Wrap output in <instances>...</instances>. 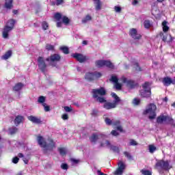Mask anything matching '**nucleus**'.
<instances>
[{
	"instance_id": "1",
	"label": "nucleus",
	"mask_w": 175,
	"mask_h": 175,
	"mask_svg": "<svg viewBox=\"0 0 175 175\" xmlns=\"http://www.w3.org/2000/svg\"><path fill=\"white\" fill-rule=\"evenodd\" d=\"M37 142L42 147L45 151H53L55 148V142L53 141L52 139H49L47 142L42 135H38L37 137Z\"/></svg>"
},
{
	"instance_id": "2",
	"label": "nucleus",
	"mask_w": 175,
	"mask_h": 175,
	"mask_svg": "<svg viewBox=\"0 0 175 175\" xmlns=\"http://www.w3.org/2000/svg\"><path fill=\"white\" fill-rule=\"evenodd\" d=\"M144 114H148L149 119L154 120L157 117V105L154 103L149 104L144 111Z\"/></svg>"
},
{
	"instance_id": "3",
	"label": "nucleus",
	"mask_w": 175,
	"mask_h": 175,
	"mask_svg": "<svg viewBox=\"0 0 175 175\" xmlns=\"http://www.w3.org/2000/svg\"><path fill=\"white\" fill-rule=\"evenodd\" d=\"M15 23L16 21H14L13 19H11L7 22L6 25L3 30V38L4 39H8V38H9V32L13 29Z\"/></svg>"
},
{
	"instance_id": "4",
	"label": "nucleus",
	"mask_w": 175,
	"mask_h": 175,
	"mask_svg": "<svg viewBox=\"0 0 175 175\" xmlns=\"http://www.w3.org/2000/svg\"><path fill=\"white\" fill-rule=\"evenodd\" d=\"M112 98H113L114 100L112 103H105L104 104V109L107 110H110L111 109H114L116 107L117 105H118V102H120V98L116 93L113 92L111 94Z\"/></svg>"
},
{
	"instance_id": "5",
	"label": "nucleus",
	"mask_w": 175,
	"mask_h": 175,
	"mask_svg": "<svg viewBox=\"0 0 175 175\" xmlns=\"http://www.w3.org/2000/svg\"><path fill=\"white\" fill-rule=\"evenodd\" d=\"M142 87L143 90L140 91L141 96H143V98H150L151 96V83L146 82Z\"/></svg>"
},
{
	"instance_id": "6",
	"label": "nucleus",
	"mask_w": 175,
	"mask_h": 175,
	"mask_svg": "<svg viewBox=\"0 0 175 175\" xmlns=\"http://www.w3.org/2000/svg\"><path fill=\"white\" fill-rule=\"evenodd\" d=\"M156 167L158 170H170L172 165H170L168 161L160 160L157 162Z\"/></svg>"
},
{
	"instance_id": "7",
	"label": "nucleus",
	"mask_w": 175,
	"mask_h": 175,
	"mask_svg": "<svg viewBox=\"0 0 175 175\" xmlns=\"http://www.w3.org/2000/svg\"><path fill=\"white\" fill-rule=\"evenodd\" d=\"M95 64L97 68H103V66H106L107 68H109V69H114V64H113L110 60H97Z\"/></svg>"
},
{
	"instance_id": "8",
	"label": "nucleus",
	"mask_w": 175,
	"mask_h": 175,
	"mask_svg": "<svg viewBox=\"0 0 175 175\" xmlns=\"http://www.w3.org/2000/svg\"><path fill=\"white\" fill-rule=\"evenodd\" d=\"M157 121L158 124H162L163 122H167L171 124V125H175L174 120L167 116H160L157 118Z\"/></svg>"
},
{
	"instance_id": "9",
	"label": "nucleus",
	"mask_w": 175,
	"mask_h": 175,
	"mask_svg": "<svg viewBox=\"0 0 175 175\" xmlns=\"http://www.w3.org/2000/svg\"><path fill=\"white\" fill-rule=\"evenodd\" d=\"M100 146V147H107V148H111V150L114 151V152H120V148H118V146H111L110 142L107 141V139H104L103 142H101Z\"/></svg>"
},
{
	"instance_id": "10",
	"label": "nucleus",
	"mask_w": 175,
	"mask_h": 175,
	"mask_svg": "<svg viewBox=\"0 0 175 175\" xmlns=\"http://www.w3.org/2000/svg\"><path fill=\"white\" fill-rule=\"evenodd\" d=\"M54 18L57 20V21H59L62 18V23L65 25H68L69 23H70V19H69V18H68L66 16H62L61 13L57 12L55 14Z\"/></svg>"
},
{
	"instance_id": "11",
	"label": "nucleus",
	"mask_w": 175,
	"mask_h": 175,
	"mask_svg": "<svg viewBox=\"0 0 175 175\" xmlns=\"http://www.w3.org/2000/svg\"><path fill=\"white\" fill-rule=\"evenodd\" d=\"M102 77V73L95 72H89L87 73L85 76V80L88 81H92V80H95L96 79H99V77Z\"/></svg>"
},
{
	"instance_id": "12",
	"label": "nucleus",
	"mask_w": 175,
	"mask_h": 175,
	"mask_svg": "<svg viewBox=\"0 0 175 175\" xmlns=\"http://www.w3.org/2000/svg\"><path fill=\"white\" fill-rule=\"evenodd\" d=\"M120 80L124 84H126L127 87H129V88H135L137 87V83L136 82L132 80H128L125 77H122Z\"/></svg>"
},
{
	"instance_id": "13",
	"label": "nucleus",
	"mask_w": 175,
	"mask_h": 175,
	"mask_svg": "<svg viewBox=\"0 0 175 175\" xmlns=\"http://www.w3.org/2000/svg\"><path fill=\"white\" fill-rule=\"evenodd\" d=\"M125 163L122 161H119L118 163V168L114 172L113 174L115 175H122L124 173V170H125Z\"/></svg>"
},
{
	"instance_id": "14",
	"label": "nucleus",
	"mask_w": 175,
	"mask_h": 175,
	"mask_svg": "<svg viewBox=\"0 0 175 175\" xmlns=\"http://www.w3.org/2000/svg\"><path fill=\"white\" fill-rule=\"evenodd\" d=\"M106 137H107L106 136V135L103 134V133H100V134H92V136L90 137V142H92V143H96V140H98V139H103V142L104 140H105V139H106Z\"/></svg>"
},
{
	"instance_id": "15",
	"label": "nucleus",
	"mask_w": 175,
	"mask_h": 175,
	"mask_svg": "<svg viewBox=\"0 0 175 175\" xmlns=\"http://www.w3.org/2000/svg\"><path fill=\"white\" fill-rule=\"evenodd\" d=\"M93 97L98 98V96H103L106 95V90L105 88H101L100 89H94L92 90Z\"/></svg>"
},
{
	"instance_id": "16",
	"label": "nucleus",
	"mask_w": 175,
	"mask_h": 175,
	"mask_svg": "<svg viewBox=\"0 0 175 175\" xmlns=\"http://www.w3.org/2000/svg\"><path fill=\"white\" fill-rule=\"evenodd\" d=\"M38 62L39 69L44 73V72H46V68H47V65H46V62H44V59L42 57H39L38 58Z\"/></svg>"
},
{
	"instance_id": "17",
	"label": "nucleus",
	"mask_w": 175,
	"mask_h": 175,
	"mask_svg": "<svg viewBox=\"0 0 175 175\" xmlns=\"http://www.w3.org/2000/svg\"><path fill=\"white\" fill-rule=\"evenodd\" d=\"M72 57L73 58H75V59H77L78 62L81 63L85 62V61L88 59V57H87L86 56H84L81 53H73L72 55Z\"/></svg>"
},
{
	"instance_id": "18",
	"label": "nucleus",
	"mask_w": 175,
	"mask_h": 175,
	"mask_svg": "<svg viewBox=\"0 0 175 175\" xmlns=\"http://www.w3.org/2000/svg\"><path fill=\"white\" fill-rule=\"evenodd\" d=\"M129 35L133 38V39H134V40H139V39L142 38V36L137 33V30L134 28L130 29Z\"/></svg>"
},
{
	"instance_id": "19",
	"label": "nucleus",
	"mask_w": 175,
	"mask_h": 175,
	"mask_svg": "<svg viewBox=\"0 0 175 175\" xmlns=\"http://www.w3.org/2000/svg\"><path fill=\"white\" fill-rule=\"evenodd\" d=\"M61 59V56L58 54H53L51 55L50 57L46 59V61L50 62V64H53V62H58Z\"/></svg>"
},
{
	"instance_id": "20",
	"label": "nucleus",
	"mask_w": 175,
	"mask_h": 175,
	"mask_svg": "<svg viewBox=\"0 0 175 175\" xmlns=\"http://www.w3.org/2000/svg\"><path fill=\"white\" fill-rule=\"evenodd\" d=\"M163 83L166 87H169L170 84H175V79H172V78L169 77H165L163 79Z\"/></svg>"
},
{
	"instance_id": "21",
	"label": "nucleus",
	"mask_w": 175,
	"mask_h": 175,
	"mask_svg": "<svg viewBox=\"0 0 175 175\" xmlns=\"http://www.w3.org/2000/svg\"><path fill=\"white\" fill-rule=\"evenodd\" d=\"M28 120L33 124H42V119L36 116H29Z\"/></svg>"
},
{
	"instance_id": "22",
	"label": "nucleus",
	"mask_w": 175,
	"mask_h": 175,
	"mask_svg": "<svg viewBox=\"0 0 175 175\" xmlns=\"http://www.w3.org/2000/svg\"><path fill=\"white\" fill-rule=\"evenodd\" d=\"M95 9L98 12L102 9V2L100 0H93Z\"/></svg>"
},
{
	"instance_id": "23",
	"label": "nucleus",
	"mask_w": 175,
	"mask_h": 175,
	"mask_svg": "<svg viewBox=\"0 0 175 175\" xmlns=\"http://www.w3.org/2000/svg\"><path fill=\"white\" fill-rule=\"evenodd\" d=\"M23 121H24V117H23L21 116H18L16 117V118L14 120V124H15V125H20V124H21V122H23Z\"/></svg>"
},
{
	"instance_id": "24",
	"label": "nucleus",
	"mask_w": 175,
	"mask_h": 175,
	"mask_svg": "<svg viewBox=\"0 0 175 175\" xmlns=\"http://www.w3.org/2000/svg\"><path fill=\"white\" fill-rule=\"evenodd\" d=\"M57 150L62 157H65L66 155V152H68L66 148H58Z\"/></svg>"
},
{
	"instance_id": "25",
	"label": "nucleus",
	"mask_w": 175,
	"mask_h": 175,
	"mask_svg": "<svg viewBox=\"0 0 175 175\" xmlns=\"http://www.w3.org/2000/svg\"><path fill=\"white\" fill-rule=\"evenodd\" d=\"M120 124L121 122H120V120H116L113 122V126H116L118 131H120V132H122V126L120 125Z\"/></svg>"
},
{
	"instance_id": "26",
	"label": "nucleus",
	"mask_w": 175,
	"mask_h": 175,
	"mask_svg": "<svg viewBox=\"0 0 175 175\" xmlns=\"http://www.w3.org/2000/svg\"><path fill=\"white\" fill-rule=\"evenodd\" d=\"M5 9H12L13 8V0H5Z\"/></svg>"
},
{
	"instance_id": "27",
	"label": "nucleus",
	"mask_w": 175,
	"mask_h": 175,
	"mask_svg": "<svg viewBox=\"0 0 175 175\" xmlns=\"http://www.w3.org/2000/svg\"><path fill=\"white\" fill-rule=\"evenodd\" d=\"M8 132H9L10 135H14L15 133H17V132H18V129L15 126L10 127L8 129Z\"/></svg>"
},
{
	"instance_id": "28",
	"label": "nucleus",
	"mask_w": 175,
	"mask_h": 175,
	"mask_svg": "<svg viewBox=\"0 0 175 175\" xmlns=\"http://www.w3.org/2000/svg\"><path fill=\"white\" fill-rule=\"evenodd\" d=\"M163 31V32H167L169 31L170 27L167 26V21H164L162 23Z\"/></svg>"
},
{
	"instance_id": "29",
	"label": "nucleus",
	"mask_w": 175,
	"mask_h": 175,
	"mask_svg": "<svg viewBox=\"0 0 175 175\" xmlns=\"http://www.w3.org/2000/svg\"><path fill=\"white\" fill-rule=\"evenodd\" d=\"M152 26V23L148 20H146L144 22V27L146 29H150V27Z\"/></svg>"
},
{
	"instance_id": "30",
	"label": "nucleus",
	"mask_w": 175,
	"mask_h": 175,
	"mask_svg": "<svg viewBox=\"0 0 175 175\" xmlns=\"http://www.w3.org/2000/svg\"><path fill=\"white\" fill-rule=\"evenodd\" d=\"M38 103H40L42 106L46 104V97L43 96H40L38 99Z\"/></svg>"
},
{
	"instance_id": "31",
	"label": "nucleus",
	"mask_w": 175,
	"mask_h": 175,
	"mask_svg": "<svg viewBox=\"0 0 175 175\" xmlns=\"http://www.w3.org/2000/svg\"><path fill=\"white\" fill-rule=\"evenodd\" d=\"M12 57V51H8L4 55L2 56V59H9Z\"/></svg>"
},
{
	"instance_id": "32",
	"label": "nucleus",
	"mask_w": 175,
	"mask_h": 175,
	"mask_svg": "<svg viewBox=\"0 0 175 175\" xmlns=\"http://www.w3.org/2000/svg\"><path fill=\"white\" fill-rule=\"evenodd\" d=\"M24 85L21 83H18L14 86V91H20L23 88Z\"/></svg>"
},
{
	"instance_id": "33",
	"label": "nucleus",
	"mask_w": 175,
	"mask_h": 175,
	"mask_svg": "<svg viewBox=\"0 0 175 175\" xmlns=\"http://www.w3.org/2000/svg\"><path fill=\"white\" fill-rule=\"evenodd\" d=\"M148 150L150 154H154V152L157 151V147L154 145H149Z\"/></svg>"
},
{
	"instance_id": "34",
	"label": "nucleus",
	"mask_w": 175,
	"mask_h": 175,
	"mask_svg": "<svg viewBox=\"0 0 175 175\" xmlns=\"http://www.w3.org/2000/svg\"><path fill=\"white\" fill-rule=\"evenodd\" d=\"M92 20V18L90 15H87L85 18L82 19L83 24H86V23H88V21H91Z\"/></svg>"
},
{
	"instance_id": "35",
	"label": "nucleus",
	"mask_w": 175,
	"mask_h": 175,
	"mask_svg": "<svg viewBox=\"0 0 175 175\" xmlns=\"http://www.w3.org/2000/svg\"><path fill=\"white\" fill-rule=\"evenodd\" d=\"M124 155L129 159V161H133V157L129 152H124Z\"/></svg>"
},
{
	"instance_id": "36",
	"label": "nucleus",
	"mask_w": 175,
	"mask_h": 175,
	"mask_svg": "<svg viewBox=\"0 0 175 175\" xmlns=\"http://www.w3.org/2000/svg\"><path fill=\"white\" fill-rule=\"evenodd\" d=\"M60 50L64 53V54H69V49L66 46H61Z\"/></svg>"
},
{
	"instance_id": "37",
	"label": "nucleus",
	"mask_w": 175,
	"mask_h": 175,
	"mask_svg": "<svg viewBox=\"0 0 175 175\" xmlns=\"http://www.w3.org/2000/svg\"><path fill=\"white\" fill-rule=\"evenodd\" d=\"M46 49L48 51H54V46L53 45H51L50 44H47L46 45Z\"/></svg>"
},
{
	"instance_id": "38",
	"label": "nucleus",
	"mask_w": 175,
	"mask_h": 175,
	"mask_svg": "<svg viewBox=\"0 0 175 175\" xmlns=\"http://www.w3.org/2000/svg\"><path fill=\"white\" fill-rule=\"evenodd\" d=\"M110 81H112V83H113L114 84H116V83H118V78L117 77V76L112 75Z\"/></svg>"
},
{
	"instance_id": "39",
	"label": "nucleus",
	"mask_w": 175,
	"mask_h": 175,
	"mask_svg": "<svg viewBox=\"0 0 175 175\" xmlns=\"http://www.w3.org/2000/svg\"><path fill=\"white\" fill-rule=\"evenodd\" d=\"M141 173H142V174L144 175H152V172L150 170H142L141 171Z\"/></svg>"
},
{
	"instance_id": "40",
	"label": "nucleus",
	"mask_w": 175,
	"mask_h": 175,
	"mask_svg": "<svg viewBox=\"0 0 175 175\" xmlns=\"http://www.w3.org/2000/svg\"><path fill=\"white\" fill-rule=\"evenodd\" d=\"M94 99H96V100H98V102H99L100 103H105V102H106L105 98L100 97L99 96H98L97 98H94Z\"/></svg>"
},
{
	"instance_id": "41",
	"label": "nucleus",
	"mask_w": 175,
	"mask_h": 175,
	"mask_svg": "<svg viewBox=\"0 0 175 175\" xmlns=\"http://www.w3.org/2000/svg\"><path fill=\"white\" fill-rule=\"evenodd\" d=\"M116 122V120H111L110 118H105V123L107 125H113V123Z\"/></svg>"
},
{
	"instance_id": "42",
	"label": "nucleus",
	"mask_w": 175,
	"mask_h": 175,
	"mask_svg": "<svg viewBox=\"0 0 175 175\" xmlns=\"http://www.w3.org/2000/svg\"><path fill=\"white\" fill-rule=\"evenodd\" d=\"M133 104L135 106H139V105H140V100L137 98H134L133 100Z\"/></svg>"
},
{
	"instance_id": "43",
	"label": "nucleus",
	"mask_w": 175,
	"mask_h": 175,
	"mask_svg": "<svg viewBox=\"0 0 175 175\" xmlns=\"http://www.w3.org/2000/svg\"><path fill=\"white\" fill-rule=\"evenodd\" d=\"M42 27L44 31H46L49 28V23L46 22H42Z\"/></svg>"
},
{
	"instance_id": "44",
	"label": "nucleus",
	"mask_w": 175,
	"mask_h": 175,
	"mask_svg": "<svg viewBox=\"0 0 175 175\" xmlns=\"http://www.w3.org/2000/svg\"><path fill=\"white\" fill-rule=\"evenodd\" d=\"M122 87V85L118 82L114 83V88H116V90H121Z\"/></svg>"
},
{
	"instance_id": "45",
	"label": "nucleus",
	"mask_w": 175,
	"mask_h": 175,
	"mask_svg": "<svg viewBox=\"0 0 175 175\" xmlns=\"http://www.w3.org/2000/svg\"><path fill=\"white\" fill-rule=\"evenodd\" d=\"M129 146H137V142L134 139H130Z\"/></svg>"
},
{
	"instance_id": "46",
	"label": "nucleus",
	"mask_w": 175,
	"mask_h": 175,
	"mask_svg": "<svg viewBox=\"0 0 175 175\" xmlns=\"http://www.w3.org/2000/svg\"><path fill=\"white\" fill-rule=\"evenodd\" d=\"M134 68H135V69H136L139 72H142V68H140V66H139V64L135 63L134 64Z\"/></svg>"
},
{
	"instance_id": "47",
	"label": "nucleus",
	"mask_w": 175,
	"mask_h": 175,
	"mask_svg": "<svg viewBox=\"0 0 175 175\" xmlns=\"http://www.w3.org/2000/svg\"><path fill=\"white\" fill-rule=\"evenodd\" d=\"M114 10L116 13H121L122 8L120 6H115Z\"/></svg>"
},
{
	"instance_id": "48",
	"label": "nucleus",
	"mask_w": 175,
	"mask_h": 175,
	"mask_svg": "<svg viewBox=\"0 0 175 175\" xmlns=\"http://www.w3.org/2000/svg\"><path fill=\"white\" fill-rule=\"evenodd\" d=\"M42 106L44 107V111H50V107L47 104L45 103Z\"/></svg>"
},
{
	"instance_id": "49",
	"label": "nucleus",
	"mask_w": 175,
	"mask_h": 175,
	"mask_svg": "<svg viewBox=\"0 0 175 175\" xmlns=\"http://www.w3.org/2000/svg\"><path fill=\"white\" fill-rule=\"evenodd\" d=\"M64 110L67 113H70L72 111V107H64Z\"/></svg>"
},
{
	"instance_id": "50",
	"label": "nucleus",
	"mask_w": 175,
	"mask_h": 175,
	"mask_svg": "<svg viewBox=\"0 0 175 175\" xmlns=\"http://www.w3.org/2000/svg\"><path fill=\"white\" fill-rule=\"evenodd\" d=\"M61 167L63 169V170H68V164L63 163L62 164Z\"/></svg>"
},
{
	"instance_id": "51",
	"label": "nucleus",
	"mask_w": 175,
	"mask_h": 175,
	"mask_svg": "<svg viewBox=\"0 0 175 175\" xmlns=\"http://www.w3.org/2000/svg\"><path fill=\"white\" fill-rule=\"evenodd\" d=\"M55 5L57 6H59V5H62V3H64V0H55Z\"/></svg>"
},
{
	"instance_id": "52",
	"label": "nucleus",
	"mask_w": 175,
	"mask_h": 175,
	"mask_svg": "<svg viewBox=\"0 0 175 175\" xmlns=\"http://www.w3.org/2000/svg\"><path fill=\"white\" fill-rule=\"evenodd\" d=\"M70 161L72 162V165H77V163H79V160L71 159Z\"/></svg>"
},
{
	"instance_id": "53",
	"label": "nucleus",
	"mask_w": 175,
	"mask_h": 175,
	"mask_svg": "<svg viewBox=\"0 0 175 175\" xmlns=\"http://www.w3.org/2000/svg\"><path fill=\"white\" fill-rule=\"evenodd\" d=\"M18 161H20V159H18V157H17L12 159L13 163H18Z\"/></svg>"
},
{
	"instance_id": "54",
	"label": "nucleus",
	"mask_w": 175,
	"mask_h": 175,
	"mask_svg": "<svg viewBox=\"0 0 175 175\" xmlns=\"http://www.w3.org/2000/svg\"><path fill=\"white\" fill-rule=\"evenodd\" d=\"M111 135H112V136H118L119 133H118V132H117V131L113 130L111 132Z\"/></svg>"
},
{
	"instance_id": "55",
	"label": "nucleus",
	"mask_w": 175,
	"mask_h": 175,
	"mask_svg": "<svg viewBox=\"0 0 175 175\" xmlns=\"http://www.w3.org/2000/svg\"><path fill=\"white\" fill-rule=\"evenodd\" d=\"M62 120H68V114L67 113L63 114L62 116Z\"/></svg>"
},
{
	"instance_id": "56",
	"label": "nucleus",
	"mask_w": 175,
	"mask_h": 175,
	"mask_svg": "<svg viewBox=\"0 0 175 175\" xmlns=\"http://www.w3.org/2000/svg\"><path fill=\"white\" fill-rule=\"evenodd\" d=\"M137 3H139V0H133L132 5H133V6H136Z\"/></svg>"
},
{
	"instance_id": "57",
	"label": "nucleus",
	"mask_w": 175,
	"mask_h": 175,
	"mask_svg": "<svg viewBox=\"0 0 175 175\" xmlns=\"http://www.w3.org/2000/svg\"><path fill=\"white\" fill-rule=\"evenodd\" d=\"M97 174H98V175H107V174H105V173L100 172V170H97Z\"/></svg>"
},
{
	"instance_id": "58",
	"label": "nucleus",
	"mask_w": 175,
	"mask_h": 175,
	"mask_svg": "<svg viewBox=\"0 0 175 175\" xmlns=\"http://www.w3.org/2000/svg\"><path fill=\"white\" fill-rule=\"evenodd\" d=\"M57 28H61V27H62V22H57Z\"/></svg>"
},
{
	"instance_id": "59",
	"label": "nucleus",
	"mask_w": 175,
	"mask_h": 175,
	"mask_svg": "<svg viewBox=\"0 0 175 175\" xmlns=\"http://www.w3.org/2000/svg\"><path fill=\"white\" fill-rule=\"evenodd\" d=\"M18 158H24V154H23V153H18Z\"/></svg>"
},
{
	"instance_id": "60",
	"label": "nucleus",
	"mask_w": 175,
	"mask_h": 175,
	"mask_svg": "<svg viewBox=\"0 0 175 175\" xmlns=\"http://www.w3.org/2000/svg\"><path fill=\"white\" fill-rule=\"evenodd\" d=\"M12 13H14V14H17L18 13V10H14L12 11Z\"/></svg>"
},
{
	"instance_id": "61",
	"label": "nucleus",
	"mask_w": 175,
	"mask_h": 175,
	"mask_svg": "<svg viewBox=\"0 0 175 175\" xmlns=\"http://www.w3.org/2000/svg\"><path fill=\"white\" fill-rule=\"evenodd\" d=\"M82 44L85 46V45L88 44V42L87 40H83Z\"/></svg>"
},
{
	"instance_id": "62",
	"label": "nucleus",
	"mask_w": 175,
	"mask_h": 175,
	"mask_svg": "<svg viewBox=\"0 0 175 175\" xmlns=\"http://www.w3.org/2000/svg\"><path fill=\"white\" fill-rule=\"evenodd\" d=\"M23 161L25 162V163L27 165L28 163V160L26 159L25 158H23Z\"/></svg>"
},
{
	"instance_id": "63",
	"label": "nucleus",
	"mask_w": 175,
	"mask_h": 175,
	"mask_svg": "<svg viewBox=\"0 0 175 175\" xmlns=\"http://www.w3.org/2000/svg\"><path fill=\"white\" fill-rule=\"evenodd\" d=\"M167 38L166 36H163V42H166Z\"/></svg>"
},
{
	"instance_id": "64",
	"label": "nucleus",
	"mask_w": 175,
	"mask_h": 175,
	"mask_svg": "<svg viewBox=\"0 0 175 175\" xmlns=\"http://www.w3.org/2000/svg\"><path fill=\"white\" fill-rule=\"evenodd\" d=\"M170 42H173V40L174 39V38L172 37V36H170Z\"/></svg>"
}]
</instances>
